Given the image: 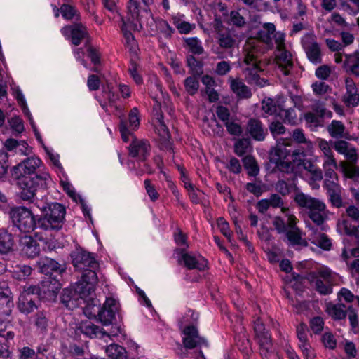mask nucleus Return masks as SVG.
I'll list each match as a JSON object with an SVG mask.
<instances>
[{
  "label": "nucleus",
  "instance_id": "412c9836",
  "mask_svg": "<svg viewBox=\"0 0 359 359\" xmlns=\"http://www.w3.org/2000/svg\"><path fill=\"white\" fill-rule=\"evenodd\" d=\"M283 41V37L276 39L278 51V53L276 55V61L279 67L282 68L283 74L285 75H289L290 70L293 67L292 56L289 51L285 49Z\"/></svg>",
  "mask_w": 359,
  "mask_h": 359
},
{
  "label": "nucleus",
  "instance_id": "79ce46f5",
  "mask_svg": "<svg viewBox=\"0 0 359 359\" xmlns=\"http://www.w3.org/2000/svg\"><path fill=\"white\" fill-rule=\"evenodd\" d=\"M326 191L328 201L333 207L340 208L345 206L346 203L343 201L341 198V187Z\"/></svg>",
  "mask_w": 359,
  "mask_h": 359
},
{
  "label": "nucleus",
  "instance_id": "1a4fd4ad",
  "mask_svg": "<svg viewBox=\"0 0 359 359\" xmlns=\"http://www.w3.org/2000/svg\"><path fill=\"white\" fill-rule=\"evenodd\" d=\"M254 330L259 345L260 355L263 359H275L271 334L265 329L264 323L257 318L254 323Z\"/></svg>",
  "mask_w": 359,
  "mask_h": 359
},
{
  "label": "nucleus",
  "instance_id": "5701e85b",
  "mask_svg": "<svg viewBox=\"0 0 359 359\" xmlns=\"http://www.w3.org/2000/svg\"><path fill=\"white\" fill-rule=\"evenodd\" d=\"M332 147L339 154L344 155L346 159L344 163H357L359 159V154L356 149L348 142L340 140L332 142Z\"/></svg>",
  "mask_w": 359,
  "mask_h": 359
},
{
  "label": "nucleus",
  "instance_id": "37998d69",
  "mask_svg": "<svg viewBox=\"0 0 359 359\" xmlns=\"http://www.w3.org/2000/svg\"><path fill=\"white\" fill-rule=\"evenodd\" d=\"M36 359H55L51 345L47 342L39 344L35 351Z\"/></svg>",
  "mask_w": 359,
  "mask_h": 359
},
{
  "label": "nucleus",
  "instance_id": "0eeeda50",
  "mask_svg": "<svg viewBox=\"0 0 359 359\" xmlns=\"http://www.w3.org/2000/svg\"><path fill=\"white\" fill-rule=\"evenodd\" d=\"M318 277L316 274L309 275V280L313 285L315 290L321 295H328L332 293V287L336 284V276L328 268H323L318 271Z\"/></svg>",
  "mask_w": 359,
  "mask_h": 359
},
{
  "label": "nucleus",
  "instance_id": "c03bdc74",
  "mask_svg": "<svg viewBox=\"0 0 359 359\" xmlns=\"http://www.w3.org/2000/svg\"><path fill=\"white\" fill-rule=\"evenodd\" d=\"M339 187L341 186L339 183V178L335 170L327 169L326 171H325L323 187L326 190H329Z\"/></svg>",
  "mask_w": 359,
  "mask_h": 359
},
{
  "label": "nucleus",
  "instance_id": "dca6fc26",
  "mask_svg": "<svg viewBox=\"0 0 359 359\" xmlns=\"http://www.w3.org/2000/svg\"><path fill=\"white\" fill-rule=\"evenodd\" d=\"M133 140L129 145V155L137 158L139 161H145L151 152V144L147 140L137 139L132 136Z\"/></svg>",
  "mask_w": 359,
  "mask_h": 359
},
{
  "label": "nucleus",
  "instance_id": "5fc2aeb1",
  "mask_svg": "<svg viewBox=\"0 0 359 359\" xmlns=\"http://www.w3.org/2000/svg\"><path fill=\"white\" fill-rule=\"evenodd\" d=\"M185 43L189 49V51L194 55H201L203 53L201 41L196 37L187 38L184 39Z\"/></svg>",
  "mask_w": 359,
  "mask_h": 359
},
{
  "label": "nucleus",
  "instance_id": "8fccbe9b",
  "mask_svg": "<svg viewBox=\"0 0 359 359\" xmlns=\"http://www.w3.org/2000/svg\"><path fill=\"white\" fill-rule=\"evenodd\" d=\"M40 288L41 297H45L46 295L48 297L53 296L58 287L55 285V283L52 284L50 278H48L40 283Z\"/></svg>",
  "mask_w": 359,
  "mask_h": 359
},
{
  "label": "nucleus",
  "instance_id": "4c0bfd02",
  "mask_svg": "<svg viewBox=\"0 0 359 359\" xmlns=\"http://www.w3.org/2000/svg\"><path fill=\"white\" fill-rule=\"evenodd\" d=\"M106 353L109 358L91 356L89 359H126L127 352L124 347L116 344L108 346L106 348Z\"/></svg>",
  "mask_w": 359,
  "mask_h": 359
},
{
  "label": "nucleus",
  "instance_id": "9b49d317",
  "mask_svg": "<svg viewBox=\"0 0 359 359\" xmlns=\"http://www.w3.org/2000/svg\"><path fill=\"white\" fill-rule=\"evenodd\" d=\"M243 62L246 65L243 73L247 82L250 84H256L263 86L267 82L264 79H261L258 73L262 70L259 65V61L257 55L254 50L248 51L244 57Z\"/></svg>",
  "mask_w": 359,
  "mask_h": 359
},
{
  "label": "nucleus",
  "instance_id": "9d476101",
  "mask_svg": "<svg viewBox=\"0 0 359 359\" xmlns=\"http://www.w3.org/2000/svg\"><path fill=\"white\" fill-rule=\"evenodd\" d=\"M72 264L78 271L86 273L92 271L96 272L99 268V264L93 257V254L85 251L81 248H76L72 252Z\"/></svg>",
  "mask_w": 359,
  "mask_h": 359
},
{
  "label": "nucleus",
  "instance_id": "a19ab883",
  "mask_svg": "<svg viewBox=\"0 0 359 359\" xmlns=\"http://www.w3.org/2000/svg\"><path fill=\"white\" fill-rule=\"evenodd\" d=\"M14 244L13 235L5 229L0 230V253L6 254L12 250Z\"/></svg>",
  "mask_w": 359,
  "mask_h": 359
},
{
  "label": "nucleus",
  "instance_id": "6e6d98bb",
  "mask_svg": "<svg viewBox=\"0 0 359 359\" xmlns=\"http://www.w3.org/2000/svg\"><path fill=\"white\" fill-rule=\"evenodd\" d=\"M342 170L344 175L350 179H359V165L357 163H344Z\"/></svg>",
  "mask_w": 359,
  "mask_h": 359
},
{
  "label": "nucleus",
  "instance_id": "20e7f679",
  "mask_svg": "<svg viewBox=\"0 0 359 359\" xmlns=\"http://www.w3.org/2000/svg\"><path fill=\"white\" fill-rule=\"evenodd\" d=\"M294 201L299 207L309 210V217L316 226H320L322 231L327 229V226L324 225L327 218L325 203L303 193L297 194Z\"/></svg>",
  "mask_w": 359,
  "mask_h": 359
},
{
  "label": "nucleus",
  "instance_id": "a211bd4d",
  "mask_svg": "<svg viewBox=\"0 0 359 359\" xmlns=\"http://www.w3.org/2000/svg\"><path fill=\"white\" fill-rule=\"evenodd\" d=\"M117 311V302L113 298H107L99 313V321L105 326L112 325L116 320Z\"/></svg>",
  "mask_w": 359,
  "mask_h": 359
},
{
  "label": "nucleus",
  "instance_id": "c9c22d12",
  "mask_svg": "<svg viewBox=\"0 0 359 359\" xmlns=\"http://www.w3.org/2000/svg\"><path fill=\"white\" fill-rule=\"evenodd\" d=\"M230 86L232 91L241 98H249L252 96L250 89L239 79L230 77Z\"/></svg>",
  "mask_w": 359,
  "mask_h": 359
},
{
  "label": "nucleus",
  "instance_id": "bb28decb",
  "mask_svg": "<svg viewBox=\"0 0 359 359\" xmlns=\"http://www.w3.org/2000/svg\"><path fill=\"white\" fill-rule=\"evenodd\" d=\"M60 298L63 306L69 310L78 307L81 303V298L75 290L72 287L63 289Z\"/></svg>",
  "mask_w": 359,
  "mask_h": 359
},
{
  "label": "nucleus",
  "instance_id": "f3484780",
  "mask_svg": "<svg viewBox=\"0 0 359 359\" xmlns=\"http://www.w3.org/2000/svg\"><path fill=\"white\" fill-rule=\"evenodd\" d=\"M302 43L311 62L314 65L322 63L320 47L313 36H305L302 40Z\"/></svg>",
  "mask_w": 359,
  "mask_h": 359
},
{
  "label": "nucleus",
  "instance_id": "c756f323",
  "mask_svg": "<svg viewBox=\"0 0 359 359\" xmlns=\"http://www.w3.org/2000/svg\"><path fill=\"white\" fill-rule=\"evenodd\" d=\"M307 227L312 231L311 234V243L323 249V250L328 251L331 250L332 242L329 237L324 233H318L317 229H315L311 224L307 225Z\"/></svg>",
  "mask_w": 359,
  "mask_h": 359
},
{
  "label": "nucleus",
  "instance_id": "13d9d810",
  "mask_svg": "<svg viewBox=\"0 0 359 359\" xmlns=\"http://www.w3.org/2000/svg\"><path fill=\"white\" fill-rule=\"evenodd\" d=\"M101 306L96 301L92 299V302H88L83 309V312L89 318H98L99 313L100 312Z\"/></svg>",
  "mask_w": 359,
  "mask_h": 359
},
{
  "label": "nucleus",
  "instance_id": "2f4dec72",
  "mask_svg": "<svg viewBox=\"0 0 359 359\" xmlns=\"http://www.w3.org/2000/svg\"><path fill=\"white\" fill-rule=\"evenodd\" d=\"M343 67L347 72L359 78V50L344 55Z\"/></svg>",
  "mask_w": 359,
  "mask_h": 359
},
{
  "label": "nucleus",
  "instance_id": "aec40b11",
  "mask_svg": "<svg viewBox=\"0 0 359 359\" xmlns=\"http://www.w3.org/2000/svg\"><path fill=\"white\" fill-rule=\"evenodd\" d=\"M62 33L74 46H79L83 39L88 37L87 28L81 23L65 26L62 29Z\"/></svg>",
  "mask_w": 359,
  "mask_h": 359
},
{
  "label": "nucleus",
  "instance_id": "052dcab7",
  "mask_svg": "<svg viewBox=\"0 0 359 359\" xmlns=\"http://www.w3.org/2000/svg\"><path fill=\"white\" fill-rule=\"evenodd\" d=\"M250 146V141L248 138H242L237 140L234 144V152L238 156L245 155Z\"/></svg>",
  "mask_w": 359,
  "mask_h": 359
},
{
  "label": "nucleus",
  "instance_id": "f8f14e48",
  "mask_svg": "<svg viewBox=\"0 0 359 359\" xmlns=\"http://www.w3.org/2000/svg\"><path fill=\"white\" fill-rule=\"evenodd\" d=\"M212 26L217 36V43L221 48L231 49L235 46L236 41L233 32L224 25L220 16L215 15Z\"/></svg>",
  "mask_w": 359,
  "mask_h": 359
},
{
  "label": "nucleus",
  "instance_id": "4468645a",
  "mask_svg": "<svg viewBox=\"0 0 359 359\" xmlns=\"http://www.w3.org/2000/svg\"><path fill=\"white\" fill-rule=\"evenodd\" d=\"M11 326L10 320L0 319V358L4 359L10 358L12 353L10 347L13 343L15 334L10 330Z\"/></svg>",
  "mask_w": 359,
  "mask_h": 359
},
{
  "label": "nucleus",
  "instance_id": "6ab92c4d",
  "mask_svg": "<svg viewBox=\"0 0 359 359\" xmlns=\"http://www.w3.org/2000/svg\"><path fill=\"white\" fill-rule=\"evenodd\" d=\"M149 7H146L144 4L140 5L137 0H129L127 4V15L125 21L131 25L137 27V22L141 21L142 13L148 14Z\"/></svg>",
  "mask_w": 359,
  "mask_h": 359
},
{
  "label": "nucleus",
  "instance_id": "58836bf2",
  "mask_svg": "<svg viewBox=\"0 0 359 359\" xmlns=\"http://www.w3.org/2000/svg\"><path fill=\"white\" fill-rule=\"evenodd\" d=\"M18 308L24 314H29L37 309V306L32 296L20 294L18 299Z\"/></svg>",
  "mask_w": 359,
  "mask_h": 359
},
{
  "label": "nucleus",
  "instance_id": "0e129e2a",
  "mask_svg": "<svg viewBox=\"0 0 359 359\" xmlns=\"http://www.w3.org/2000/svg\"><path fill=\"white\" fill-rule=\"evenodd\" d=\"M32 269L27 265L18 266L13 273V276L18 280H25L31 275Z\"/></svg>",
  "mask_w": 359,
  "mask_h": 359
},
{
  "label": "nucleus",
  "instance_id": "f704fd0d",
  "mask_svg": "<svg viewBox=\"0 0 359 359\" xmlns=\"http://www.w3.org/2000/svg\"><path fill=\"white\" fill-rule=\"evenodd\" d=\"M285 235L290 245L293 247L297 245L302 247L308 246V242L302 238V231L299 228L288 229L285 233Z\"/></svg>",
  "mask_w": 359,
  "mask_h": 359
},
{
  "label": "nucleus",
  "instance_id": "39448f33",
  "mask_svg": "<svg viewBox=\"0 0 359 359\" xmlns=\"http://www.w3.org/2000/svg\"><path fill=\"white\" fill-rule=\"evenodd\" d=\"M9 217L13 226L21 233H29L32 231H40L38 229V219L33 212L25 206H18L12 208L9 212Z\"/></svg>",
  "mask_w": 359,
  "mask_h": 359
},
{
  "label": "nucleus",
  "instance_id": "7ed1b4c3",
  "mask_svg": "<svg viewBox=\"0 0 359 359\" xmlns=\"http://www.w3.org/2000/svg\"><path fill=\"white\" fill-rule=\"evenodd\" d=\"M43 215L38 218V229L40 231H35V236L39 240L45 239L42 233H48L53 231H59L62 229L66 214L65 208L60 203H52L46 206L39 207Z\"/></svg>",
  "mask_w": 359,
  "mask_h": 359
},
{
  "label": "nucleus",
  "instance_id": "338daca9",
  "mask_svg": "<svg viewBox=\"0 0 359 359\" xmlns=\"http://www.w3.org/2000/svg\"><path fill=\"white\" fill-rule=\"evenodd\" d=\"M324 320L323 318L316 316L311 318L309 321V326L313 332L316 334H320L324 327Z\"/></svg>",
  "mask_w": 359,
  "mask_h": 359
},
{
  "label": "nucleus",
  "instance_id": "a18cd8bd",
  "mask_svg": "<svg viewBox=\"0 0 359 359\" xmlns=\"http://www.w3.org/2000/svg\"><path fill=\"white\" fill-rule=\"evenodd\" d=\"M156 130L165 148L172 149L171 144L170 142V132L168 130V127L164 123L162 117L161 118H158V124L156 126Z\"/></svg>",
  "mask_w": 359,
  "mask_h": 359
},
{
  "label": "nucleus",
  "instance_id": "393cba45",
  "mask_svg": "<svg viewBox=\"0 0 359 359\" xmlns=\"http://www.w3.org/2000/svg\"><path fill=\"white\" fill-rule=\"evenodd\" d=\"M345 84L346 93L343 96V102L347 107L359 105V93L355 82L351 78H346Z\"/></svg>",
  "mask_w": 359,
  "mask_h": 359
},
{
  "label": "nucleus",
  "instance_id": "7c9ffc66",
  "mask_svg": "<svg viewBox=\"0 0 359 359\" xmlns=\"http://www.w3.org/2000/svg\"><path fill=\"white\" fill-rule=\"evenodd\" d=\"M77 332H79L89 338H101L106 335V332L102 328L94 325L91 322H84L77 327Z\"/></svg>",
  "mask_w": 359,
  "mask_h": 359
},
{
  "label": "nucleus",
  "instance_id": "ea45409f",
  "mask_svg": "<svg viewBox=\"0 0 359 359\" xmlns=\"http://www.w3.org/2000/svg\"><path fill=\"white\" fill-rule=\"evenodd\" d=\"M118 15L121 17L123 22L121 26V31L126 40V44L130 50H133L136 46V41L133 34L130 30H128V28L135 29L137 27L126 22L124 18L120 13H118Z\"/></svg>",
  "mask_w": 359,
  "mask_h": 359
},
{
  "label": "nucleus",
  "instance_id": "3c124183",
  "mask_svg": "<svg viewBox=\"0 0 359 359\" xmlns=\"http://www.w3.org/2000/svg\"><path fill=\"white\" fill-rule=\"evenodd\" d=\"M187 63L193 75L200 76L203 73V62L197 60L193 55L187 57Z\"/></svg>",
  "mask_w": 359,
  "mask_h": 359
},
{
  "label": "nucleus",
  "instance_id": "4be33fe9",
  "mask_svg": "<svg viewBox=\"0 0 359 359\" xmlns=\"http://www.w3.org/2000/svg\"><path fill=\"white\" fill-rule=\"evenodd\" d=\"M37 264L40 269V271L46 275H61L66 271V266L65 264H60L54 259L46 256L41 257L37 262Z\"/></svg>",
  "mask_w": 359,
  "mask_h": 359
},
{
  "label": "nucleus",
  "instance_id": "680f3d73",
  "mask_svg": "<svg viewBox=\"0 0 359 359\" xmlns=\"http://www.w3.org/2000/svg\"><path fill=\"white\" fill-rule=\"evenodd\" d=\"M311 109L313 110L314 114H317L320 118H323L327 114V116L330 117L332 116L331 111H327L326 108L325 107V103L320 100H314L313 101Z\"/></svg>",
  "mask_w": 359,
  "mask_h": 359
},
{
  "label": "nucleus",
  "instance_id": "09e8293b",
  "mask_svg": "<svg viewBox=\"0 0 359 359\" xmlns=\"http://www.w3.org/2000/svg\"><path fill=\"white\" fill-rule=\"evenodd\" d=\"M198 76H191L187 77L184 81L185 91L189 95H194L197 93L199 88V81L197 79Z\"/></svg>",
  "mask_w": 359,
  "mask_h": 359
},
{
  "label": "nucleus",
  "instance_id": "a878e982",
  "mask_svg": "<svg viewBox=\"0 0 359 359\" xmlns=\"http://www.w3.org/2000/svg\"><path fill=\"white\" fill-rule=\"evenodd\" d=\"M248 133L257 141H263L267 135V129L265 128L259 119L250 118L246 124Z\"/></svg>",
  "mask_w": 359,
  "mask_h": 359
},
{
  "label": "nucleus",
  "instance_id": "ddd939ff",
  "mask_svg": "<svg viewBox=\"0 0 359 359\" xmlns=\"http://www.w3.org/2000/svg\"><path fill=\"white\" fill-rule=\"evenodd\" d=\"M98 278L96 272L92 271L86 273H82L80 279L76 283L74 289L79 296L81 300L90 297L95 292V285L97 283Z\"/></svg>",
  "mask_w": 359,
  "mask_h": 359
},
{
  "label": "nucleus",
  "instance_id": "c85d7f7f",
  "mask_svg": "<svg viewBox=\"0 0 359 359\" xmlns=\"http://www.w3.org/2000/svg\"><path fill=\"white\" fill-rule=\"evenodd\" d=\"M327 130L332 138L338 140L342 139L351 140L349 133L346 130L344 124L340 121H332L327 126Z\"/></svg>",
  "mask_w": 359,
  "mask_h": 359
},
{
  "label": "nucleus",
  "instance_id": "69168bd1",
  "mask_svg": "<svg viewBox=\"0 0 359 359\" xmlns=\"http://www.w3.org/2000/svg\"><path fill=\"white\" fill-rule=\"evenodd\" d=\"M267 199L269 202L270 206L274 208H281V210L283 213H285L289 211V209L287 208L283 207L284 202L282 198L278 194H272Z\"/></svg>",
  "mask_w": 359,
  "mask_h": 359
},
{
  "label": "nucleus",
  "instance_id": "603ef678",
  "mask_svg": "<svg viewBox=\"0 0 359 359\" xmlns=\"http://www.w3.org/2000/svg\"><path fill=\"white\" fill-rule=\"evenodd\" d=\"M228 17L226 22L237 28H242L246 24L245 18L241 15L238 11H231Z\"/></svg>",
  "mask_w": 359,
  "mask_h": 359
},
{
  "label": "nucleus",
  "instance_id": "f03ea898",
  "mask_svg": "<svg viewBox=\"0 0 359 359\" xmlns=\"http://www.w3.org/2000/svg\"><path fill=\"white\" fill-rule=\"evenodd\" d=\"M182 344L175 343L174 351L181 359L189 357L192 359H205L201 348L209 346L207 339L199 334L198 328L194 325H187L182 330Z\"/></svg>",
  "mask_w": 359,
  "mask_h": 359
},
{
  "label": "nucleus",
  "instance_id": "864d4df0",
  "mask_svg": "<svg viewBox=\"0 0 359 359\" xmlns=\"http://www.w3.org/2000/svg\"><path fill=\"white\" fill-rule=\"evenodd\" d=\"M60 13L62 17L67 20H79L81 18L79 12L69 4H62L60 7Z\"/></svg>",
  "mask_w": 359,
  "mask_h": 359
},
{
  "label": "nucleus",
  "instance_id": "2eb2a0df",
  "mask_svg": "<svg viewBox=\"0 0 359 359\" xmlns=\"http://www.w3.org/2000/svg\"><path fill=\"white\" fill-rule=\"evenodd\" d=\"M140 126V119L138 117V110L136 107L131 109L128 120L121 118L119 123V131L123 142H128L129 137L133 136V131Z\"/></svg>",
  "mask_w": 359,
  "mask_h": 359
},
{
  "label": "nucleus",
  "instance_id": "4d7b16f0",
  "mask_svg": "<svg viewBox=\"0 0 359 359\" xmlns=\"http://www.w3.org/2000/svg\"><path fill=\"white\" fill-rule=\"evenodd\" d=\"M342 8L351 15L359 13V0H340Z\"/></svg>",
  "mask_w": 359,
  "mask_h": 359
},
{
  "label": "nucleus",
  "instance_id": "423d86ee",
  "mask_svg": "<svg viewBox=\"0 0 359 359\" xmlns=\"http://www.w3.org/2000/svg\"><path fill=\"white\" fill-rule=\"evenodd\" d=\"M25 182H17L20 189L19 197L24 201L32 203L38 189H46L51 182L50 176L47 172L36 173L34 176L25 179Z\"/></svg>",
  "mask_w": 359,
  "mask_h": 359
},
{
  "label": "nucleus",
  "instance_id": "774afa93",
  "mask_svg": "<svg viewBox=\"0 0 359 359\" xmlns=\"http://www.w3.org/2000/svg\"><path fill=\"white\" fill-rule=\"evenodd\" d=\"M18 359H36L35 350L29 346L18 349Z\"/></svg>",
  "mask_w": 359,
  "mask_h": 359
},
{
  "label": "nucleus",
  "instance_id": "de8ad7c7",
  "mask_svg": "<svg viewBox=\"0 0 359 359\" xmlns=\"http://www.w3.org/2000/svg\"><path fill=\"white\" fill-rule=\"evenodd\" d=\"M243 163L248 175L252 177H256L259 172V167L257 162L252 156H246L243 158Z\"/></svg>",
  "mask_w": 359,
  "mask_h": 359
},
{
  "label": "nucleus",
  "instance_id": "473e14b6",
  "mask_svg": "<svg viewBox=\"0 0 359 359\" xmlns=\"http://www.w3.org/2000/svg\"><path fill=\"white\" fill-rule=\"evenodd\" d=\"M50 315L46 311H38L32 318V323L36 327V330L42 334L48 331L49 325Z\"/></svg>",
  "mask_w": 359,
  "mask_h": 359
},
{
  "label": "nucleus",
  "instance_id": "49530a36",
  "mask_svg": "<svg viewBox=\"0 0 359 359\" xmlns=\"http://www.w3.org/2000/svg\"><path fill=\"white\" fill-rule=\"evenodd\" d=\"M0 297V316H8L14 306L12 294Z\"/></svg>",
  "mask_w": 359,
  "mask_h": 359
},
{
  "label": "nucleus",
  "instance_id": "72a5a7b5",
  "mask_svg": "<svg viewBox=\"0 0 359 359\" xmlns=\"http://www.w3.org/2000/svg\"><path fill=\"white\" fill-rule=\"evenodd\" d=\"M346 306L342 303L333 304L329 302L326 304V312L334 320L345 319L347 316L348 309L345 310Z\"/></svg>",
  "mask_w": 359,
  "mask_h": 359
},
{
  "label": "nucleus",
  "instance_id": "f257e3e1",
  "mask_svg": "<svg viewBox=\"0 0 359 359\" xmlns=\"http://www.w3.org/2000/svg\"><path fill=\"white\" fill-rule=\"evenodd\" d=\"M303 152L294 151L292 154L285 147L280 146L274 149L271 153V162L275 164V168L280 172L292 174L293 177L304 168L311 175V180L320 181L323 180V172L311 160L305 159Z\"/></svg>",
  "mask_w": 359,
  "mask_h": 359
},
{
  "label": "nucleus",
  "instance_id": "cd10ccee",
  "mask_svg": "<svg viewBox=\"0 0 359 359\" xmlns=\"http://www.w3.org/2000/svg\"><path fill=\"white\" fill-rule=\"evenodd\" d=\"M20 245L22 248V251L29 258L35 257L39 254V245L29 235L21 237Z\"/></svg>",
  "mask_w": 359,
  "mask_h": 359
},
{
  "label": "nucleus",
  "instance_id": "b1692460",
  "mask_svg": "<svg viewBox=\"0 0 359 359\" xmlns=\"http://www.w3.org/2000/svg\"><path fill=\"white\" fill-rule=\"evenodd\" d=\"M177 252L181 255L178 262L184 263V266L188 269H198L200 271L204 270L206 266V261L203 258L198 259L195 256L185 252L184 249H177Z\"/></svg>",
  "mask_w": 359,
  "mask_h": 359
},
{
  "label": "nucleus",
  "instance_id": "e433bc0d",
  "mask_svg": "<svg viewBox=\"0 0 359 359\" xmlns=\"http://www.w3.org/2000/svg\"><path fill=\"white\" fill-rule=\"evenodd\" d=\"M276 32V27L273 23L266 22L264 23L262 28L257 32V38L269 45L272 42V39Z\"/></svg>",
  "mask_w": 359,
  "mask_h": 359
},
{
  "label": "nucleus",
  "instance_id": "e2e57ef3",
  "mask_svg": "<svg viewBox=\"0 0 359 359\" xmlns=\"http://www.w3.org/2000/svg\"><path fill=\"white\" fill-rule=\"evenodd\" d=\"M279 116L284 121L292 125L297 123V114L294 109L290 108L288 109H280L279 111Z\"/></svg>",
  "mask_w": 359,
  "mask_h": 359
},
{
  "label": "nucleus",
  "instance_id": "6e6552de",
  "mask_svg": "<svg viewBox=\"0 0 359 359\" xmlns=\"http://www.w3.org/2000/svg\"><path fill=\"white\" fill-rule=\"evenodd\" d=\"M41 163L42 161L37 157L27 158L11 169V177L17 182H25V179H29L36 173V169Z\"/></svg>",
  "mask_w": 359,
  "mask_h": 359
},
{
  "label": "nucleus",
  "instance_id": "bf43d9fd",
  "mask_svg": "<svg viewBox=\"0 0 359 359\" xmlns=\"http://www.w3.org/2000/svg\"><path fill=\"white\" fill-rule=\"evenodd\" d=\"M4 147L8 151H13L21 147L22 148L20 149V151L24 154H26V151H24V149H28V144L25 141L19 142L13 138L7 139L4 142Z\"/></svg>",
  "mask_w": 359,
  "mask_h": 359
}]
</instances>
